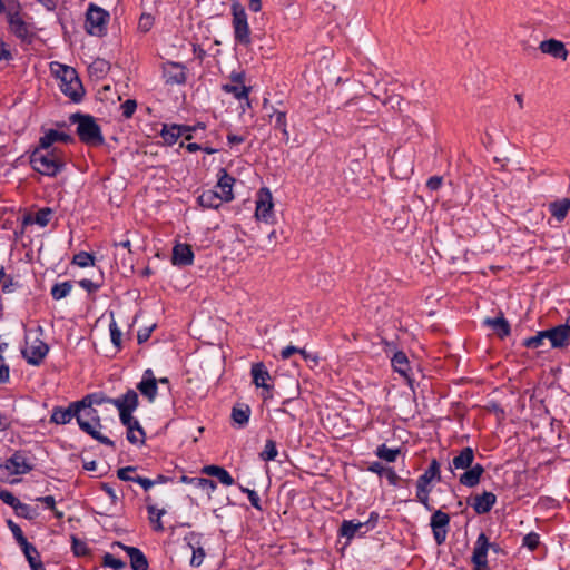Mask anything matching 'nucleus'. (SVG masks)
<instances>
[{"label":"nucleus","instance_id":"1","mask_svg":"<svg viewBox=\"0 0 570 570\" xmlns=\"http://www.w3.org/2000/svg\"><path fill=\"white\" fill-rule=\"evenodd\" d=\"M30 165L37 173L56 177L66 166L65 154L58 148H47L38 145L30 155Z\"/></svg>","mask_w":570,"mask_h":570},{"label":"nucleus","instance_id":"2","mask_svg":"<svg viewBox=\"0 0 570 570\" xmlns=\"http://www.w3.org/2000/svg\"><path fill=\"white\" fill-rule=\"evenodd\" d=\"M474 450L470 446L463 448L449 464V470L454 474V470H464L459 476L460 484L466 488L476 487L484 473V468L480 463L474 462Z\"/></svg>","mask_w":570,"mask_h":570},{"label":"nucleus","instance_id":"3","mask_svg":"<svg viewBox=\"0 0 570 570\" xmlns=\"http://www.w3.org/2000/svg\"><path fill=\"white\" fill-rule=\"evenodd\" d=\"M69 119L72 124H77V135L81 142L94 147L105 142L101 128L92 116L73 114Z\"/></svg>","mask_w":570,"mask_h":570},{"label":"nucleus","instance_id":"4","mask_svg":"<svg viewBox=\"0 0 570 570\" xmlns=\"http://www.w3.org/2000/svg\"><path fill=\"white\" fill-rule=\"evenodd\" d=\"M2 14L6 16L9 30L12 35L21 41L31 42V28L23 19L22 7L18 0H7L6 11H3Z\"/></svg>","mask_w":570,"mask_h":570},{"label":"nucleus","instance_id":"5","mask_svg":"<svg viewBox=\"0 0 570 570\" xmlns=\"http://www.w3.org/2000/svg\"><path fill=\"white\" fill-rule=\"evenodd\" d=\"M77 424L82 432L90 435L94 440L101 444L115 448V442L102 435L100 432L102 424L97 410H80L77 415Z\"/></svg>","mask_w":570,"mask_h":570},{"label":"nucleus","instance_id":"6","mask_svg":"<svg viewBox=\"0 0 570 570\" xmlns=\"http://www.w3.org/2000/svg\"><path fill=\"white\" fill-rule=\"evenodd\" d=\"M230 10L234 39L237 43L247 47L252 43V38L245 8L238 0H232Z\"/></svg>","mask_w":570,"mask_h":570},{"label":"nucleus","instance_id":"7","mask_svg":"<svg viewBox=\"0 0 570 570\" xmlns=\"http://www.w3.org/2000/svg\"><path fill=\"white\" fill-rule=\"evenodd\" d=\"M59 78L60 90L73 102H80L83 98L85 89L77 71L71 67L61 66Z\"/></svg>","mask_w":570,"mask_h":570},{"label":"nucleus","instance_id":"8","mask_svg":"<svg viewBox=\"0 0 570 570\" xmlns=\"http://www.w3.org/2000/svg\"><path fill=\"white\" fill-rule=\"evenodd\" d=\"M109 13L102 8L90 3L87 13L85 28L91 36L101 37L106 33Z\"/></svg>","mask_w":570,"mask_h":570},{"label":"nucleus","instance_id":"9","mask_svg":"<svg viewBox=\"0 0 570 570\" xmlns=\"http://www.w3.org/2000/svg\"><path fill=\"white\" fill-rule=\"evenodd\" d=\"M26 343L27 346L22 350L23 357L31 365H40L49 352L48 344L39 337H35L30 341V336L26 337Z\"/></svg>","mask_w":570,"mask_h":570},{"label":"nucleus","instance_id":"10","mask_svg":"<svg viewBox=\"0 0 570 570\" xmlns=\"http://www.w3.org/2000/svg\"><path fill=\"white\" fill-rule=\"evenodd\" d=\"M273 196L268 188H261L257 193L255 216L258 220L272 223L274 220Z\"/></svg>","mask_w":570,"mask_h":570},{"label":"nucleus","instance_id":"11","mask_svg":"<svg viewBox=\"0 0 570 570\" xmlns=\"http://www.w3.org/2000/svg\"><path fill=\"white\" fill-rule=\"evenodd\" d=\"M490 547H493V544L489 542V538L485 533L481 532L474 543L471 557V562L474 566L473 570H490L488 564V551Z\"/></svg>","mask_w":570,"mask_h":570},{"label":"nucleus","instance_id":"12","mask_svg":"<svg viewBox=\"0 0 570 570\" xmlns=\"http://www.w3.org/2000/svg\"><path fill=\"white\" fill-rule=\"evenodd\" d=\"M450 525V515L442 510H435L430 519L434 541L438 546L445 542Z\"/></svg>","mask_w":570,"mask_h":570},{"label":"nucleus","instance_id":"13","mask_svg":"<svg viewBox=\"0 0 570 570\" xmlns=\"http://www.w3.org/2000/svg\"><path fill=\"white\" fill-rule=\"evenodd\" d=\"M250 374L253 377V383L256 387H261L263 390L262 397L264 401L272 397V385L268 384V381L272 380L268 370L265 364L262 362L254 363L250 368Z\"/></svg>","mask_w":570,"mask_h":570},{"label":"nucleus","instance_id":"14","mask_svg":"<svg viewBox=\"0 0 570 570\" xmlns=\"http://www.w3.org/2000/svg\"><path fill=\"white\" fill-rule=\"evenodd\" d=\"M163 78L166 85H184L187 80L186 67L180 62L163 63Z\"/></svg>","mask_w":570,"mask_h":570},{"label":"nucleus","instance_id":"15","mask_svg":"<svg viewBox=\"0 0 570 570\" xmlns=\"http://www.w3.org/2000/svg\"><path fill=\"white\" fill-rule=\"evenodd\" d=\"M3 468L11 474H27L32 470V464L21 451H16L6 460Z\"/></svg>","mask_w":570,"mask_h":570},{"label":"nucleus","instance_id":"16","mask_svg":"<svg viewBox=\"0 0 570 570\" xmlns=\"http://www.w3.org/2000/svg\"><path fill=\"white\" fill-rule=\"evenodd\" d=\"M79 411L80 407L77 404V401L71 402L68 407L55 406L51 412L50 422L58 425L68 424L72 419L77 420Z\"/></svg>","mask_w":570,"mask_h":570},{"label":"nucleus","instance_id":"17","mask_svg":"<svg viewBox=\"0 0 570 570\" xmlns=\"http://www.w3.org/2000/svg\"><path fill=\"white\" fill-rule=\"evenodd\" d=\"M263 107L265 110L271 109V112L267 115L268 120H275L274 128L282 132L284 140L287 142L289 139V132L287 130L286 111L276 109L274 106L269 105L267 99H264Z\"/></svg>","mask_w":570,"mask_h":570},{"label":"nucleus","instance_id":"18","mask_svg":"<svg viewBox=\"0 0 570 570\" xmlns=\"http://www.w3.org/2000/svg\"><path fill=\"white\" fill-rule=\"evenodd\" d=\"M137 390L147 397L149 402L155 401L158 392L157 379L154 376V372L150 368L144 372L141 381L137 384Z\"/></svg>","mask_w":570,"mask_h":570},{"label":"nucleus","instance_id":"19","mask_svg":"<svg viewBox=\"0 0 570 570\" xmlns=\"http://www.w3.org/2000/svg\"><path fill=\"white\" fill-rule=\"evenodd\" d=\"M218 181L216 188L219 189L220 197L225 203H229L234 199L233 186L235 178L230 176L225 168H219L217 173Z\"/></svg>","mask_w":570,"mask_h":570},{"label":"nucleus","instance_id":"20","mask_svg":"<svg viewBox=\"0 0 570 570\" xmlns=\"http://www.w3.org/2000/svg\"><path fill=\"white\" fill-rule=\"evenodd\" d=\"M194 262V252L188 244L178 243L173 248L171 263L176 266H189Z\"/></svg>","mask_w":570,"mask_h":570},{"label":"nucleus","instance_id":"21","mask_svg":"<svg viewBox=\"0 0 570 570\" xmlns=\"http://www.w3.org/2000/svg\"><path fill=\"white\" fill-rule=\"evenodd\" d=\"M539 49L541 52L549 55L553 58L567 60L568 58V50L564 46V43L557 39H548L543 40L539 45Z\"/></svg>","mask_w":570,"mask_h":570},{"label":"nucleus","instance_id":"22","mask_svg":"<svg viewBox=\"0 0 570 570\" xmlns=\"http://www.w3.org/2000/svg\"><path fill=\"white\" fill-rule=\"evenodd\" d=\"M188 542V547L191 549V559H190V566L191 567H199L205 558V550L202 547V535L195 532H190L185 538Z\"/></svg>","mask_w":570,"mask_h":570},{"label":"nucleus","instance_id":"23","mask_svg":"<svg viewBox=\"0 0 570 570\" xmlns=\"http://www.w3.org/2000/svg\"><path fill=\"white\" fill-rule=\"evenodd\" d=\"M368 532L367 523L355 522L354 520H344L340 527L338 534L352 540L355 535H364Z\"/></svg>","mask_w":570,"mask_h":570},{"label":"nucleus","instance_id":"24","mask_svg":"<svg viewBox=\"0 0 570 570\" xmlns=\"http://www.w3.org/2000/svg\"><path fill=\"white\" fill-rule=\"evenodd\" d=\"M117 546H119L128 554L132 570H148V560L140 549L125 546L120 542H117Z\"/></svg>","mask_w":570,"mask_h":570},{"label":"nucleus","instance_id":"25","mask_svg":"<svg viewBox=\"0 0 570 570\" xmlns=\"http://www.w3.org/2000/svg\"><path fill=\"white\" fill-rule=\"evenodd\" d=\"M550 345L558 350L567 348L570 345V331L566 322L552 327Z\"/></svg>","mask_w":570,"mask_h":570},{"label":"nucleus","instance_id":"26","mask_svg":"<svg viewBox=\"0 0 570 570\" xmlns=\"http://www.w3.org/2000/svg\"><path fill=\"white\" fill-rule=\"evenodd\" d=\"M497 502V497L492 492L484 491L480 495H475L473 498V502L471 503L473 510L478 514H485L491 511Z\"/></svg>","mask_w":570,"mask_h":570},{"label":"nucleus","instance_id":"27","mask_svg":"<svg viewBox=\"0 0 570 570\" xmlns=\"http://www.w3.org/2000/svg\"><path fill=\"white\" fill-rule=\"evenodd\" d=\"M72 141H73V138L70 135H68L63 131L50 129L40 138L39 145L42 147L52 148V145L55 142L69 144Z\"/></svg>","mask_w":570,"mask_h":570},{"label":"nucleus","instance_id":"28","mask_svg":"<svg viewBox=\"0 0 570 570\" xmlns=\"http://www.w3.org/2000/svg\"><path fill=\"white\" fill-rule=\"evenodd\" d=\"M138 394L136 391L129 389L124 395L112 399L111 404L117 409H124L125 411H135L138 406Z\"/></svg>","mask_w":570,"mask_h":570},{"label":"nucleus","instance_id":"29","mask_svg":"<svg viewBox=\"0 0 570 570\" xmlns=\"http://www.w3.org/2000/svg\"><path fill=\"white\" fill-rule=\"evenodd\" d=\"M391 364L395 372H397L400 375L405 377L409 383H411L412 380L409 374L411 370L410 362L404 352L399 351L394 353L393 357L391 358Z\"/></svg>","mask_w":570,"mask_h":570},{"label":"nucleus","instance_id":"30","mask_svg":"<svg viewBox=\"0 0 570 570\" xmlns=\"http://www.w3.org/2000/svg\"><path fill=\"white\" fill-rule=\"evenodd\" d=\"M31 570H46L38 549L32 543L28 542L20 547Z\"/></svg>","mask_w":570,"mask_h":570},{"label":"nucleus","instance_id":"31","mask_svg":"<svg viewBox=\"0 0 570 570\" xmlns=\"http://www.w3.org/2000/svg\"><path fill=\"white\" fill-rule=\"evenodd\" d=\"M202 473L209 475V476L217 478L219 480V482L226 487H230L235 482L233 476L230 475V473L219 465H214V464L205 465L202 469Z\"/></svg>","mask_w":570,"mask_h":570},{"label":"nucleus","instance_id":"32","mask_svg":"<svg viewBox=\"0 0 570 570\" xmlns=\"http://www.w3.org/2000/svg\"><path fill=\"white\" fill-rule=\"evenodd\" d=\"M112 399L104 395L102 393H91L77 401L80 410H96L95 405H102L105 403L111 404Z\"/></svg>","mask_w":570,"mask_h":570},{"label":"nucleus","instance_id":"33","mask_svg":"<svg viewBox=\"0 0 570 570\" xmlns=\"http://www.w3.org/2000/svg\"><path fill=\"white\" fill-rule=\"evenodd\" d=\"M484 324L491 327L500 338H504L510 335L511 327L503 315L494 318H485Z\"/></svg>","mask_w":570,"mask_h":570},{"label":"nucleus","instance_id":"34","mask_svg":"<svg viewBox=\"0 0 570 570\" xmlns=\"http://www.w3.org/2000/svg\"><path fill=\"white\" fill-rule=\"evenodd\" d=\"M119 411V419H120V422L122 425H125L127 428V440L131 443V444H138V441H140L138 439V436H134L132 435V428L130 426V424H134L135 428L138 426V420L132 417V412L134 411H125L124 409H117Z\"/></svg>","mask_w":570,"mask_h":570},{"label":"nucleus","instance_id":"35","mask_svg":"<svg viewBox=\"0 0 570 570\" xmlns=\"http://www.w3.org/2000/svg\"><path fill=\"white\" fill-rule=\"evenodd\" d=\"M224 199L220 197V194L217 190H204L198 196V203L204 208L216 209L222 205Z\"/></svg>","mask_w":570,"mask_h":570},{"label":"nucleus","instance_id":"36","mask_svg":"<svg viewBox=\"0 0 570 570\" xmlns=\"http://www.w3.org/2000/svg\"><path fill=\"white\" fill-rule=\"evenodd\" d=\"M423 484H429L433 481H441V465L436 459L430 462L429 468L417 479Z\"/></svg>","mask_w":570,"mask_h":570},{"label":"nucleus","instance_id":"37","mask_svg":"<svg viewBox=\"0 0 570 570\" xmlns=\"http://www.w3.org/2000/svg\"><path fill=\"white\" fill-rule=\"evenodd\" d=\"M150 500V497L146 498L148 517L150 522L153 523V529L157 532H160L164 530L161 517L165 515L166 510L157 509L156 505L149 503Z\"/></svg>","mask_w":570,"mask_h":570},{"label":"nucleus","instance_id":"38","mask_svg":"<svg viewBox=\"0 0 570 570\" xmlns=\"http://www.w3.org/2000/svg\"><path fill=\"white\" fill-rule=\"evenodd\" d=\"M250 416V407L247 404H240L232 409V420L239 428L248 424Z\"/></svg>","mask_w":570,"mask_h":570},{"label":"nucleus","instance_id":"39","mask_svg":"<svg viewBox=\"0 0 570 570\" xmlns=\"http://www.w3.org/2000/svg\"><path fill=\"white\" fill-rule=\"evenodd\" d=\"M160 137L163 138L166 145L173 146L181 137V132L179 131V127L177 124H165L163 125V128L160 130Z\"/></svg>","mask_w":570,"mask_h":570},{"label":"nucleus","instance_id":"40","mask_svg":"<svg viewBox=\"0 0 570 570\" xmlns=\"http://www.w3.org/2000/svg\"><path fill=\"white\" fill-rule=\"evenodd\" d=\"M570 209V199L564 198L562 200L553 202L549 205L551 215L558 220L562 222Z\"/></svg>","mask_w":570,"mask_h":570},{"label":"nucleus","instance_id":"41","mask_svg":"<svg viewBox=\"0 0 570 570\" xmlns=\"http://www.w3.org/2000/svg\"><path fill=\"white\" fill-rule=\"evenodd\" d=\"M430 492L431 488L429 484H423L416 481V501L420 502L429 511L433 509L430 504Z\"/></svg>","mask_w":570,"mask_h":570},{"label":"nucleus","instance_id":"42","mask_svg":"<svg viewBox=\"0 0 570 570\" xmlns=\"http://www.w3.org/2000/svg\"><path fill=\"white\" fill-rule=\"evenodd\" d=\"M72 287V283L70 281L56 283L51 287L50 294L55 301H60L70 294Z\"/></svg>","mask_w":570,"mask_h":570},{"label":"nucleus","instance_id":"43","mask_svg":"<svg viewBox=\"0 0 570 570\" xmlns=\"http://www.w3.org/2000/svg\"><path fill=\"white\" fill-rule=\"evenodd\" d=\"M190 485L203 490L207 494L208 499H212V493L217 489V484L213 480L206 478H194V480L190 481Z\"/></svg>","mask_w":570,"mask_h":570},{"label":"nucleus","instance_id":"44","mask_svg":"<svg viewBox=\"0 0 570 570\" xmlns=\"http://www.w3.org/2000/svg\"><path fill=\"white\" fill-rule=\"evenodd\" d=\"M222 89L227 94H232L238 100L247 98L249 94V88L245 85L225 83L222 86Z\"/></svg>","mask_w":570,"mask_h":570},{"label":"nucleus","instance_id":"45","mask_svg":"<svg viewBox=\"0 0 570 570\" xmlns=\"http://www.w3.org/2000/svg\"><path fill=\"white\" fill-rule=\"evenodd\" d=\"M399 453H400V449H390L385 444H381L380 446H377L376 452H375V454L380 459H382L389 463L395 462Z\"/></svg>","mask_w":570,"mask_h":570},{"label":"nucleus","instance_id":"46","mask_svg":"<svg viewBox=\"0 0 570 570\" xmlns=\"http://www.w3.org/2000/svg\"><path fill=\"white\" fill-rule=\"evenodd\" d=\"M72 264L79 267H88L95 265V256L88 252H79L73 255Z\"/></svg>","mask_w":570,"mask_h":570},{"label":"nucleus","instance_id":"47","mask_svg":"<svg viewBox=\"0 0 570 570\" xmlns=\"http://www.w3.org/2000/svg\"><path fill=\"white\" fill-rule=\"evenodd\" d=\"M110 70V63L105 59H96L90 66L89 71L97 77H104Z\"/></svg>","mask_w":570,"mask_h":570},{"label":"nucleus","instance_id":"48","mask_svg":"<svg viewBox=\"0 0 570 570\" xmlns=\"http://www.w3.org/2000/svg\"><path fill=\"white\" fill-rule=\"evenodd\" d=\"M278 454L276 442L274 440H267L264 446V450L261 452L259 456L263 461H274Z\"/></svg>","mask_w":570,"mask_h":570},{"label":"nucleus","instance_id":"49","mask_svg":"<svg viewBox=\"0 0 570 570\" xmlns=\"http://www.w3.org/2000/svg\"><path fill=\"white\" fill-rule=\"evenodd\" d=\"M20 287L19 282L9 274L4 273V277L1 281V291L3 294L14 293Z\"/></svg>","mask_w":570,"mask_h":570},{"label":"nucleus","instance_id":"50","mask_svg":"<svg viewBox=\"0 0 570 570\" xmlns=\"http://www.w3.org/2000/svg\"><path fill=\"white\" fill-rule=\"evenodd\" d=\"M102 566L115 570H120L126 567V563L111 553H105L102 557Z\"/></svg>","mask_w":570,"mask_h":570},{"label":"nucleus","instance_id":"51","mask_svg":"<svg viewBox=\"0 0 570 570\" xmlns=\"http://www.w3.org/2000/svg\"><path fill=\"white\" fill-rule=\"evenodd\" d=\"M8 527L10 529L13 538L16 539L17 543L19 544V547H22L23 544L29 542L27 540V538L24 537L21 528L17 523H14L13 521L9 520L8 521Z\"/></svg>","mask_w":570,"mask_h":570},{"label":"nucleus","instance_id":"52","mask_svg":"<svg viewBox=\"0 0 570 570\" xmlns=\"http://www.w3.org/2000/svg\"><path fill=\"white\" fill-rule=\"evenodd\" d=\"M540 544V535L537 532H530L523 537L522 546L530 551H534Z\"/></svg>","mask_w":570,"mask_h":570},{"label":"nucleus","instance_id":"53","mask_svg":"<svg viewBox=\"0 0 570 570\" xmlns=\"http://www.w3.org/2000/svg\"><path fill=\"white\" fill-rule=\"evenodd\" d=\"M137 109V101L135 99H127L120 105L121 115L124 118L129 119L132 117Z\"/></svg>","mask_w":570,"mask_h":570},{"label":"nucleus","instance_id":"54","mask_svg":"<svg viewBox=\"0 0 570 570\" xmlns=\"http://www.w3.org/2000/svg\"><path fill=\"white\" fill-rule=\"evenodd\" d=\"M110 338L112 344L119 350L121 347L122 333L115 321L109 324Z\"/></svg>","mask_w":570,"mask_h":570},{"label":"nucleus","instance_id":"55","mask_svg":"<svg viewBox=\"0 0 570 570\" xmlns=\"http://www.w3.org/2000/svg\"><path fill=\"white\" fill-rule=\"evenodd\" d=\"M52 210L50 208H42L36 213L35 223L41 227L48 225Z\"/></svg>","mask_w":570,"mask_h":570},{"label":"nucleus","instance_id":"56","mask_svg":"<svg viewBox=\"0 0 570 570\" xmlns=\"http://www.w3.org/2000/svg\"><path fill=\"white\" fill-rule=\"evenodd\" d=\"M240 491L246 493L248 497V500L250 501V504L258 511H262L263 508L261 505V498L258 493L255 490H250L248 488L239 487Z\"/></svg>","mask_w":570,"mask_h":570},{"label":"nucleus","instance_id":"57","mask_svg":"<svg viewBox=\"0 0 570 570\" xmlns=\"http://www.w3.org/2000/svg\"><path fill=\"white\" fill-rule=\"evenodd\" d=\"M37 501L42 502L46 505V508H48L49 510H51L55 513V515L57 518L63 517V513L56 509V500L52 495L37 498Z\"/></svg>","mask_w":570,"mask_h":570},{"label":"nucleus","instance_id":"58","mask_svg":"<svg viewBox=\"0 0 570 570\" xmlns=\"http://www.w3.org/2000/svg\"><path fill=\"white\" fill-rule=\"evenodd\" d=\"M0 499L2 500L3 503L8 504L12 509H14V507L19 504L20 501L18 498L14 497L12 492L2 488H0Z\"/></svg>","mask_w":570,"mask_h":570},{"label":"nucleus","instance_id":"59","mask_svg":"<svg viewBox=\"0 0 570 570\" xmlns=\"http://www.w3.org/2000/svg\"><path fill=\"white\" fill-rule=\"evenodd\" d=\"M136 466H125V468H120L118 471H117V476L122 480V481H131V482H135V472H136Z\"/></svg>","mask_w":570,"mask_h":570},{"label":"nucleus","instance_id":"60","mask_svg":"<svg viewBox=\"0 0 570 570\" xmlns=\"http://www.w3.org/2000/svg\"><path fill=\"white\" fill-rule=\"evenodd\" d=\"M153 26L154 17L149 13H142L138 22V29L142 32H148Z\"/></svg>","mask_w":570,"mask_h":570},{"label":"nucleus","instance_id":"61","mask_svg":"<svg viewBox=\"0 0 570 570\" xmlns=\"http://www.w3.org/2000/svg\"><path fill=\"white\" fill-rule=\"evenodd\" d=\"M72 551L76 556L82 557L88 554L89 549L86 542L72 537Z\"/></svg>","mask_w":570,"mask_h":570},{"label":"nucleus","instance_id":"62","mask_svg":"<svg viewBox=\"0 0 570 570\" xmlns=\"http://www.w3.org/2000/svg\"><path fill=\"white\" fill-rule=\"evenodd\" d=\"M79 286L87 291L89 294L96 293L100 287L101 283L92 282L88 278H82L78 282Z\"/></svg>","mask_w":570,"mask_h":570},{"label":"nucleus","instance_id":"63","mask_svg":"<svg viewBox=\"0 0 570 570\" xmlns=\"http://www.w3.org/2000/svg\"><path fill=\"white\" fill-rule=\"evenodd\" d=\"M543 338L538 332L534 336L524 340L523 345L528 348H538L543 344Z\"/></svg>","mask_w":570,"mask_h":570},{"label":"nucleus","instance_id":"64","mask_svg":"<svg viewBox=\"0 0 570 570\" xmlns=\"http://www.w3.org/2000/svg\"><path fill=\"white\" fill-rule=\"evenodd\" d=\"M14 511L19 517H23L27 519H32V515L30 514L31 508L30 505L22 503L19 501V504L14 507Z\"/></svg>","mask_w":570,"mask_h":570}]
</instances>
